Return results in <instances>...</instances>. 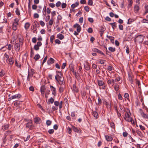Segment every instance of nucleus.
<instances>
[{"mask_svg": "<svg viewBox=\"0 0 148 148\" xmlns=\"http://www.w3.org/2000/svg\"><path fill=\"white\" fill-rule=\"evenodd\" d=\"M136 132L137 133V134H138V135L139 136H140V137L142 138L143 137V134H142L141 132L140 131L138 130H136Z\"/></svg>", "mask_w": 148, "mask_h": 148, "instance_id": "obj_19", "label": "nucleus"}, {"mask_svg": "<svg viewBox=\"0 0 148 148\" xmlns=\"http://www.w3.org/2000/svg\"><path fill=\"white\" fill-rule=\"evenodd\" d=\"M144 36L142 35H140L136 36L134 39L135 42H138L140 43H142L144 40Z\"/></svg>", "mask_w": 148, "mask_h": 148, "instance_id": "obj_1", "label": "nucleus"}, {"mask_svg": "<svg viewBox=\"0 0 148 148\" xmlns=\"http://www.w3.org/2000/svg\"><path fill=\"white\" fill-rule=\"evenodd\" d=\"M107 82L108 84L109 85L112 84V81L110 79H109L108 80L107 79Z\"/></svg>", "mask_w": 148, "mask_h": 148, "instance_id": "obj_40", "label": "nucleus"}, {"mask_svg": "<svg viewBox=\"0 0 148 148\" xmlns=\"http://www.w3.org/2000/svg\"><path fill=\"white\" fill-rule=\"evenodd\" d=\"M57 37L59 38L60 40H62L64 38V36L62 34H59L57 35Z\"/></svg>", "mask_w": 148, "mask_h": 148, "instance_id": "obj_15", "label": "nucleus"}, {"mask_svg": "<svg viewBox=\"0 0 148 148\" xmlns=\"http://www.w3.org/2000/svg\"><path fill=\"white\" fill-rule=\"evenodd\" d=\"M119 88V85H115L114 86V90L116 91H117L118 90Z\"/></svg>", "mask_w": 148, "mask_h": 148, "instance_id": "obj_41", "label": "nucleus"}, {"mask_svg": "<svg viewBox=\"0 0 148 148\" xmlns=\"http://www.w3.org/2000/svg\"><path fill=\"white\" fill-rule=\"evenodd\" d=\"M30 138V135H28L26 138H24V141L25 142L27 141Z\"/></svg>", "mask_w": 148, "mask_h": 148, "instance_id": "obj_53", "label": "nucleus"}, {"mask_svg": "<svg viewBox=\"0 0 148 148\" xmlns=\"http://www.w3.org/2000/svg\"><path fill=\"white\" fill-rule=\"evenodd\" d=\"M54 62V59L52 58H51L49 59L48 60L47 63L48 65H50L51 64L53 63Z\"/></svg>", "mask_w": 148, "mask_h": 148, "instance_id": "obj_9", "label": "nucleus"}, {"mask_svg": "<svg viewBox=\"0 0 148 148\" xmlns=\"http://www.w3.org/2000/svg\"><path fill=\"white\" fill-rule=\"evenodd\" d=\"M79 5L78 2H76L75 3H73L71 5V7L72 8H74L75 7L78 6Z\"/></svg>", "mask_w": 148, "mask_h": 148, "instance_id": "obj_18", "label": "nucleus"}, {"mask_svg": "<svg viewBox=\"0 0 148 148\" xmlns=\"http://www.w3.org/2000/svg\"><path fill=\"white\" fill-rule=\"evenodd\" d=\"M139 9V6L136 5L134 7V11L136 12H138V11Z\"/></svg>", "mask_w": 148, "mask_h": 148, "instance_id": "obj_28", "label": "nucleus"}, {"mask_svg": "<svg viewBox=\"0 0 148 148\" xmlns=\"http://www.w3.org/2000/svg\"><path fill=\"white\" fill-rule=\"evenodd\" d=\"M114 108L115 109V111H116L118 110L117 108V106L116 103L114 104Z\"/></svg>", "mask_w": 148, "mask_h": 148, "instance_id": "obj_60", "label": "nucleus"}, {"mask_svg": "<svg viewBox=\"0 0 148 148\" xmlns=\"http://www.w3.org/2000/svg\"><path fill=\"white\" fill-rule=\"evenodd\" d=\"M30 25V24L29 23H26L25 25V28L26 29H28Z\"/></svg>", "mask_w": 148, "mask_h": 148, "instance_id": "obj_24", "label": "nucleus"}, {"mask_svg": "<svg viewBox=\"0 0 148 148\" xmlns=\"http://www.w3.org/2000/svg\"><path fill=\"white\" fill-rule=\"evenodd\" d=\"M98 84L99 86H101L103 84V81L101 80H98Z\"/></svg>", "mask_w": 148, "mask_h": 148, "instance_id": "obj_25", "label": "nucleus"}, {"mask_svg": "<svg viewBox=\"0 0 148 148\" xmlns=\"http://www.w3.org/2000/svg\"><path fill=\"white\" fill-rule=\"evenodd\" d=\"M60 85H63L64 84V82L63 76L62 77L60 78V79H59V82H58Z\"/></svg>", "mask_w": 148, "mask_h": 148, "instance_id": "obj_12", "label": "nucleus"}, {"mask_svg": "<svg viewBox=\"0 0 148 148\" xmlns=\"http://www.w3.org/2000/svg\"><path fill=\"white\" fill-rule=\"evenodd\" d=\"M22 44V42H21L20 41H19V42H17L14 45V48L15 50L17 51H18L20 49V47L21 44Z\"/></svg>", "mask_w": 148, "mask_h": 148, "instance_id": "obj_4", "label": "nucleus"}, {"mask_svg": "<svg viewBox=\"0 0 148 148\" xmlns=\"http://www.w3.org/2000/svg\"><path fill=\"white\" fill-rule=\"evenodd\" d=\"M88 4L90 5H92L93 4V2L92 0H89L88 2Z\"/></svg>", "mask_w": 148, "mask_h": 148, "instance_id": "obj_43", "label": "nucleus"}, {"mask_svg": "<svg viewBox=\"0 0 148 148\" xmlns=\"http://www.w3.org/2000/svg\"><path fill=\"white\" fill-rule=\"evenodd\" d=\"M105 20L107 21H111V19L109 16H106L105 18Z\"/></svg>", "mask_w": 148, "mask_h": 148, "instance_id": "obj_56", "label": "nucleus"}, {"mask_svg": "<svg viewBox=\"0 0 148 148\" xmlns=\"http://www.w3.org/2000/svg\"><path fill=\"white\" fill-rule=\"evenodd\" d=\"M34 55V52L32 48H31V51H30V57L31 58H32L33 57V56Z\"/></svg>", "mask_w": 148, "mask_h": 148, "instance_id": "obj_34", "label": "nucleus"}, {"mask_svg": "<svg viewBox=\"0 0 148 148\" xmlns=\"http://www.w3.org/2000/svg\"><path fill=\"white\" fill-rule=\"evenodd\" d=\"M109 24L112 25V29L114 30L115 29V27L116 28V23L115 22H114L113 23H110Z\"/></svg>", "mask_w": 148, "mask_h": 148, "instance_id": "obj_14", "label": "nucleus"}, {"mask_svg": "<svg viewBox=\"0 0 148 148\" xmlns=\"http://www.w3.org/2000/svg\"><path fill=\"white\" fill-rule=\"evenodd\" d=\"M141 115L142 117L144 118L148 119V114H145L144 112L141 113Z\"/></svg>", "mask_w": 148, "mask_h": 148, "instance_id": "obj_20", "label": "nucleus"}, {"mask_svg": "<svg viewBox=\"0 0 148 148\" xmlns=\"http://www.w3.org/2000/svg\"><path fill=\"white\" fill-rule=\"evenodd\" d=\"M130 111L129 112H126V114H125V116L124 117V119L129 118V117H130Z\"/></svg>", "mask_w": 148, "mask_h": 148, "instance_id": "obj_21", "label": "nucleus"}, {"mask_svg": "<svg viewBox=\"0 0 148 148\" xmlns=\"http://www.w3.org/2000/svg\"><path fill=\"white\" fill-rule=\"evenodd\" d=\"M40 57V56L39 54H36L34 56V59L35 61H37Z\"/></svg>", "mask_w": 148, "mask_h": 148, "instance_id": "obj_26", "label": "nucleus"}, {"mask_svg": "<svg viewBox=\"0 0 148 148\" xmlns=\"http://www.w3.org/2000/svg\"><path fill=\"white\" fill-rule=\"evenodd\" d=\"M103 103L106 105L107 108L109 109L110 108L111 106V103H110L106 101L105 100L103 101Z\"/></svg>", "mask_w": 148, "mask_h": 148, "instance_id": "obj_7", "label": "nucleus"}, {"mask_svg": "<svg viewBox=\"0 0 148 148\" xmlns=\"http://www.w3.org/2000/svg\"><path fill=\"white\" fill-rule=\"evenodd\" d=\"M39 46H37L36 45H35L34 46V48L36 51H38L39 49Z\"/></svg>", "mask_w": 148, "mask_h": 148, "instance_id": "obj_45", "label": "nucleus"}, {"mask_svg": "<svg viewBox=\"0 0 148 148\" xmlns=\"http://www.w3.org/2000/svg\"><path fill=\"white\" fill-rule=\"evenodd\" d=\"M15 12H16V14L18 15H20V11L19 10H18V8H17L16 9V11H15Z\"/></svg>", "mask_w": 148, "mask_h": 148, "instance_id": "obj_49", "label": "nucleus"}, {"mask_svg": "<svg viewBox=\"0 0 148 148\" xmlns=\"http://www.w3.org/2000/svg\"><path fill=\"white\" fill-rule=\"evenodd\" d=\"M128 79L131 84H134L132 77L130 73L128 74Z\"/></svg>", "mask_w": 148, "mask_h": 148, "instance_id": "obj_10", "label": "nucleus"}, {"mask_svg": "<svg viewBox=\"0 0 148 148\" xmlns=\"http://www.w3.org/2000/svg\"><path fill=\"white\" fill-rule=\"evenodd\" d=\"M19 21V20L17 18L14 19V21L12 25V29L14 31H15L17 29V26L19 24L18 23Z\"/></svg>", "mask_w": 148, "mask_h": 148, "instance_id": "obj_2", "label": "nucleus"}, {"mask_svg": "<svg viewBox=\"0 0 148 148\" xmlns=\"http://www.w3.org/2000/svg\"><path fill=\"white\" fill-rule=\"evenodd\" d=\"M51 121L48 120L46 121V124L47 126H49L51 125Z\"/></svg>", "mask_w": 148, "mask_h": 148, "instance_id": "obj_38", "label": "nucleus"}, {"mask_svg": "<svg viewBox=\"0 0 148 148\" xmlns=\"http://www.w3.org/2000/svg\"><path fill=\"white\" fill-rule=\"evenodd\" d=\"M87 31L88 32V33H92L93 32L92 29L91 27H89L88 28Z\"/></svg>", "mask_w": 148, "mask_h": 148, "instance_id": "obj_47", "label": "nucleus"}, {"mask_svg": "<svg viewBox=\"0 0 148 148\" xmlns=\"http://www.w3.org/2000/svg\"><path fill=\"white\" fill-rule=\"evenodd\" d=\"M55 38V36L54 35H53L51 36L50 38V42L52 44L53 42V40Z\"/></svg>", "mask_w": 148, "mask_h": 148, "instance_id": "obj_33", "label": "nucleus"}, {"mask_svg": "<svg viewBox=\"0 0 148 148\" xmlns=\"http://www.w3.org/2000/svg\"><path fill=\"white\" fill-rule=\"evenodd\" d=\"M48 132L49 134H52L54 132V130L53 129H50L48 130Z\"/></svg>", "mask_w": 148, "mask_h": 148, "instance_id": "obj_51", "label": "nucleus"}, {"mask_svg": "<svg viewBox=\"0 0 148 148\" xmlns=\"http://www.w3.org/2000/svg\"><path fill=\"white\" fill-rule=\"evenodd\" d=\"M105 137L106 140L107 141H111L113 140V138L111 136L106 135L105 136Z\"/></svg>", "mask_w": 148, "mask_h": 148, "instance_id": "obj_11", "label": "nucleus"}, {"mask_svg": "<svg viewBox=\"0 0 148 148\" xmlns=\"http://www.w3.org/2000/svg\"><path fill=\"white\" fill-rule=\"evenodd\" d=\"M72 127L73 130L75 132H77V133L79 132V130L77 128V127H75L74 126H72Z\"/></svg>", "mask_w": 148, "mask_h": 148, "instance_id": "obj_22", "label": "nucleus"}, {"mask_svg": "<svg viewBox=\"0 0 148 148\" xmlns=\"http://www.w3.org/2000/svg\"><path fill=\"white\" fill-rule=\"evenodd\" d=\"M54 99L52 97H51L48 100L47 103L48 104H50V103H52L54 102Z\"/></svg>", "mask_w": 148, "mask_h": 148, "instance_id": "obj_17", "label": "nucleus"}, {"mask_svg": "<svg viewBox=\"0 0 148 148\" xmlns=\"http://www.w3.org/2000/svg\"><path fill=\"white\" fill-rule=\"evenodd\" d=\"M20 104V101H15L14 103V106H18Z\"/></svg>", "mask_w": 148, "mask_h": 148, "instance_id": "obj_37", "label": "nucleus"}, {"mask_svg": "<svg viewBox=\"0 0 148 148\" xmlns=\"http://www.w3.org/2000/svg\"><path fill=\"white\" fill-rule=\"evenodd\" d=\"M124 119L127 122H131L132 123V119L130 117H129V118H125Z\"/></svg>", "mask_w": 148, "mask_h": 148, "instance_id": "obj_27", "label": "nucleus"}, {"mask_svg": "<svg viewBox=\"0 0 148 148\" xmlns=\"http://www.w3.org/2000/svg\"><path fill=\"white\" fill-rule=\"evenodd\" d=\"M81 30V27L80 25L77 28V31L78 32H79Z\"/></svg>", "mask_w": 148, "mask_h": 148, "instance_id": "obj_42", "label": "nucleus"}, {"mask_svg": "<svg viewBox=\"0 0 148 148\" xmlns=\"http://www.w3.org/2000/svg\"><path fill=\"white\" fill-rule=\"evenodd\" d=\"M21 95L19 94H16L14 95L11 96L8 99V100L10 101L14 99H19L21 98Z\"/></svg>", "mask_w": 148, "mask_h": 148, "instance_id": "obj_3", "label": "nucleus"}, {"mask_svg": "<svg viewBox=\"0 0 148 148\" xmlns=\"http://www.w3.org/2000/svg\"><path fill=\"white\" fill-rule=\"evenodd\" d=\"M84 10L87 12H88L89 11V8L88 6H86L84 7Z\"/></svg>", "mask_w": 148, "mask_h": 148, "instance_id": "obj_55", "label": "nucleus"}, {"mask_svg": "<svg viewBox=\"0 0 148 148\" xmlns=\"http://www.w3.org/2000/svg\"><path fill=\"white\" fill-rule=\"evenodd\" d=\"M110 127L113 128L114 131H115V127L114 123L113 122H111L110 123Z\"/></svg>", "mask_w": 148, "mask_h": 148, "instance_id": "obj_31", "label": "nucleus"}, {"mask_svg": "<svg viewBox=\"0 0 148 148\" xmlns=\"http://www.w3.org/2000/svg\"><path fill=\"white\" fill-rule=\"evenodd\" d=\"M73 89L75 92H77L78 91V90L77 89L76 86L74 85L73 86Z\"/></svg>", "mask_w": 148, "mask_h": 148, "instance_id": "obj_54", "label": "nucleus"}, {"mask_svg": "<svg viewBox=\"0 0 148 148\" xmlns=\"http://www.w3.org/2000/svg\"><path fill=\"white\" fill-rule=\"evenodd\" d=\"M55 42L56 43L60 44L61 43V41L58 39H56L55 40Z\"/></svg>", "mask_w": 148, "mask_h": 148, "instance_id": "obj_63", "label": "nucleus"}, {"mask_svg": "<svg viewBox=\"0 0 148 148\" xmlns=\"http://www.w3.org/2000/svg\"><path fill=\"white\" fill-rule=\"evenodd\" d=\"M33 126L32 121L31 120H29L28 122H27L26 124V128H29L30 129L31 127H32Z\"/></svg>", "mask_w": 148, "mask_h": 148, "instance_id": "obj_5", "label": "nucleus"}, {"mask_svg": "<svg viewBox=\"0 0 148 148\" xmlns=\"http://www.w3.org/2000/svg\"><path fill=\"white\" fill-rule=\"evenodd\" d=\"M46 90V88L44 85L42 86L40 88L41 92H45Z\"/></svg>", "mask_w": 148, "mask_h": 148, "instance_id": "obj_29", "label": "nucleus"}, {"mask_svg": "<svg viewBox=\"0 0 148 148\" xmlns=\"http://www.w3.org/2000/svg\"><path fill=\"white\" fill-rule=\"evenodd\" d=\"M51 91H52V94L55 96L56 95V89L53 86L51 85L50 86Z\"/></svg>", "mask_w": 148, "mask_h": 148, "instance_id": "obj_6", "label": "nucleus"}, {"mask_svg": "<svg viewBox=\"0 0 148 148\" xmlns=\"http://www.w3.org/2000/svg\"><path fill=\"white\" fill-rule=\"evenodd\" d=\"M40 25L42 27H43L45 26V23L44 22L42 21H40Z\"/></svg>", "mask_w": 148, "mask_h": 148, "instance_id": "obj_58", "label": "nucleus"}, {"mask_svg": "<svg viewBox=\"0 0 148 148\" xmlns=\"http://www.w3.org/2000/svg\"><path fill=\"white\" fill-rule=\"evenodd\" d=\"M62 8H66V4L65 3H63L61 5Z\"/></svg>", "mask_w": 148, "mask_h": 148, "instance_id": "obj_44", "label": "nucleus"}, {"mask_svg": "<svg viewBox=\"0 0 148 148\" xmlns=\"http://www.w3.org/2000/svg\"><path fill=\"white\" fill-rule=\"evenodd\" d=\"M100 28L101 29L99 31V33L100 35V36L102 37L106 29L103 26H101Z\"/></svg>", "mask_w": 148, "mask_h": 148, "instance_id": "obj_8", "label": "nucleus"}, {"mask_svg": "<svg viewBox=\"0 0 148 148\" xmlns=\"http://www.w3.org/2000/svg\"><path fill=\"white\" fill-rule=\"evenodd\" d=\"M93 114L96 119H97L98 117V114L96 111L93 112Z\"/></svg>", "mask_w": 148, "mask_h": 148, "instance_id": "obj_23", "label": "nucleus"}, {"mask_svg": "<svg viewBox=\"0 0 148 148\" xmlns=\"http://www.w3.org/2000/svg\"><path fill=\"white\" fill-rule=\"evenodd\" d=\"M126 52L127 54H129L130 52L129 48L128 46L126 47Z\"/></svg>", "mask_w": 148, "mask_h": 148, "instance_id": "obj_59", "label": "nucleus"}, {"mask_svg": "<svg viewBox=\"0 0 148 148\" xmlns=\"http://www.w3.org/2000/svg\"><path fill=\"white\" fill-rule=\"evenodd\" d=\"M128 1L129 2L128 6L129 7H130L133 3L132 0H128Z\"/></svg>", "mask_w": 148, "mask_h": 148, "instance_id": "obj_36", "label": "nucleus"}, {"mask_svg": "<svg viewBox=\"0 0 148 148\" xmlns=\"http://www.w3.org/2000/svg\"><path fill=\"white\" fill-rule=\"evenodd\" d=\"M61 4V3L60 1H58L57 2L56 4V6L58 7H59Z\"/></svg>", "mask_w": 148, "mask_h": 148, "instance_id": "obj_48", "label": "nucleus"}, {"mask_svg": "<svg viewBox=\"0 0 148 148\" xmlns=\"http://www.w3.org/2000/svg\"><path fill=\"white\" fill-rule=\"evenodd\" d=\"M54 105L56 106H59V103L58 101H55L54 102Z\"/></svg>", "mask_w": 148, "mask_h": 148, "instance_id": "obj_39", "label": "nucleus"}, {"mask_svg": "<svg viewBox=\"0 0 148 148\" xmlns=\"http://www.w3.org/2000/svg\"><path fill=\"white\" fill-rule=\"evenodd\" d=\"M119 29L121 30H123V27L122 25L120 24L119 25Z\"/></svg>", "mask_w": 148, "mask_h": 148, "instance_id": "obj_62", "label": "nucleus"}, {"mask_svg": "<svg viewBox=\"0 0 148 148\" xmlns=\"http://www.w3.org/2000/svg\"><path fill=\"white\" fill-rule=\"evenodd\" d=\"M141 22L142 23H148V20L146 19H143L141 21Z\"/></svg>", "mask_w": 148, "mask_h": 148, "instance_id": "obj_61", "label": "nucleus"}, {"mask_svg": "<svg viewBox=\"0 0 148 148\" xmlns=\"http://www.w3.org/2000/svg\"><path fill=\"white\" fill-rule=\"evenodd\" d=\"M53 18H51V19L50 20V21H49V24L51 26L53 24Z\"/></svg>", "mask_w": 148, "mask_h": 148, "instance_id": "obj_46", "label": "nucleus"}, {"mask_svg": "<svg viewBox=\"0 0 148 148\" xmlns=\"http://www.w3.org/2000/svg\"><path fill=\"white\" fill-rule=\"evenodd\" d=\"M98 103H96V104L98 105L99 106H100L101 104L102 101L99 97H98Z\"/></svg>", "mask_w": 148, "mask_h": 148, "instance_id": "obj_30", "label": "nucleus"}, {"mask_svg": "<svg viewBox=\"0 0 148 148\" xmlns=\"http://www.w3.org/2000/svg\"><path fill=\"white\" fill-rule=\"evenodd\" d=\"M67 130L68 131V133L69 134H71L72 131L70 127H68L67 129Z\"/></svg>", "mask_w": 148, "mask_h": 148, "instance_id": "obj_50", "label": "nucleus"}, {"mask_svg": "<svg viewBox=\"0 0 148 148\" xmlns=\"http://www.w3.org/2000/svg\"><path fill=\"white\" fill-rule=\"evenodd\" d=\"M108 49L109 51L111 52H114L115 51V48H113L112 47H110L108 48Z\"/></svg>", "mask_w": 148, "mask_h": 148, "instance_id": "obj_32", "label": "nucleus"}, {"mask_svg": "<svg viewBox=\"0 0 148 148\" xmlns=\"http://www.w3.org/2000/svg\"><path fill=\"white\" fill-rule=\"evenodd\" d=\"M59 91L61 93L64 91V88L62 87H60L59 88Z\"/></svg>", "mask_w": 148, "mask_h": 148, "instance_id": "obj_52", "label": "nucleus"}, {"mask_svg": "<svg viewBox=\"0 0 148 148\" xmlns=\"http://www.w3.org/2000/svg\"><path fill=\"white\" fill-rule=\"evenodd\" d=\"M8 64L10 65H12L14 63V61L12 58H10L8 60Z\"/></svg>", "mask_w": 148, "mask_h": 148, "instance_id": "obj_13", "label": "nucleus"}, {"mask_svg": "<svg viewBox=\"0 0 148 148\" xmlns=\"http://www.w3.org/2000/svg\"><path fill=\"white\" fill-rule=\"evenodd\" d=\"M88 21L89 22L91 23H92L93 22V19L92 18H88Z\"/></svg>", "mask_w": 148, "mask_h": 148, "instance_id": "obj_57", "label": "nucleus"}, {"mask_svg": "<svg viewBox=\"0 0 148 148\" xmlns=\"http://www.w3.org/2000/svg\"><path fill=\"white\" fill-rule=\"evenodd\" d=\"M37 8V6L36 5H33L32 6V8L33 10H36Z\"/></svg>", "mask_w": 148, "mask_h": 148, "instance_id": "obj_64", "label": "nucleus"}, {"mask_svg": "<svg viewBox=\"0 0 148 148\" xmlns=\"http://www.w3.org/2000/svg\"><path fill=\"white\" fill-rule=\"evenodd\" d=\"M2 127V129L3 130V131L6 130L9 127V125H5L4 126H3Z\"/></svg>", "mask_w": 148, "mask_h": 148, "instance_id": "obj_16", "label": "nucleus"}, {"mask_svg": "<svg viewBox=\"0 0 148 148\" xmlns=\"http://www.w3.org/2000/svg\"><path fill=\"white\" fill-rule=\"evenodd\" d=\"M9 56L5 53L4 55V59L6 60H8L9 58Z\"/></svg>", "mask_w": 148, "mask_h": 148, "instance_id": "obj_35", "label": "nucleus"}]
</instances>
